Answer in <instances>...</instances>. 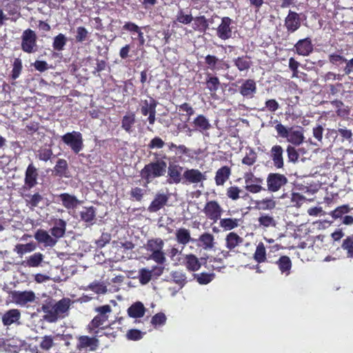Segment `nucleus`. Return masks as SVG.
Returning <instances> with one entry per match:
<instances>
[{
    "mask_svg": "<svg viewBox=\"0 0 353 353\" xmlns=\"http://www.w3.org/2000/svg\"><path fill=\"white\" fill-rule=\"evenodd\" d=\"M219 225L224 230L228 231L233 230L240 225L243 222L241 219H232V218H220Z\"/></svg>",
    "mask_w": 353,
    "mask_h": 353,
    "instance_id": "nucleus-32",
    "label": "nucleus"
},
{
    "mask_svg": "<svg viewBox=\"0 0 353 353\" xmlns=\"http://www.w3.org/2000/svg\"><path fill=\"white\" fill-rule=\"evenodd\" d=\"M207 179L206 172H201L198 169H186L183 173V183H202Z\"/></svg>",
    "mask_w": 353,
    "mask_h": 353,
    "instance_id": "nucleus-9",
    "label": "nucleus"
},
{
    "mask_svg": "<svg viewBox=\"0 0 353 353\" xmlns=\"http://www.w3.org/2000/svg\"><path fill=\"white\" fill-rule=\"evenodd\" d=\"M231 174V170L228 166H223L219 168L215 175V183L217 185H223L229 179Z\"/></svg>",
    "mask_w": 353,
    "mask_h": 353,
    "instance_id": "nucleus-31",
    "label": "nucleus"
},
{
    "mask_svg": "<svg viewBox=\"0 0 353 353\" xmlns=\"http://www.w3.org/2000/svg\"><path fill=\"white\" fill-rule=\"evenodd\" d=\"M135 123V114L132 112L125 115L121 121V128L128 133L132 132V126Z\"/></svg>",
    "mask_w": 353,
    "mask_h": 353,
    "instance_id": "nucleus-39",
    "label": "nucleus"
},
{
    "mask_svg": "<svg viewBox=\"0 0 353 353\" xmlns=\"http://www.w3.org/2000/svg\"><path fill=\"white\" fill-rule=\"evenodd\" d=\"M157 102L154 99H151L150 101L148 100L142 101L141 112L143 115L146 116L152 111L156 110Z\"/></svg>",
    "mask_w": 353,
    "mask_h": 353,
    "instance_id": "nucleus-46",
    "label": "nucleus"
},
{
    "mask_svg": "<svg viewBox=\"0 0 353 353\" xmlns=\"http://www.w3.org/2000/svg\"><path fill=\"white\" fill-rule=\"evenodd\" d=\"M288 180L284 174L270 173L266 179L268 190L275 192L281 190L288 183Z\"/></svg>",
    "mask_w": 353,
    "mask_h": 353,
    "instance_id": "nucleus-6",
    "label": "nucleus"
},
{
    "mask_svg": "<svg viewBox=\"0 0 353 353\" xmlns=\"http://www.w3.org/2000/svg\"><path fill=\"white\" fill-rule=\"evenodd\" d=\"M80 216L87 226L92 225L96 219V209L93 206L83 207L80 212Z\"/></svg>",
    "mask_w": 353,
    "mask_h": 353,
    "instance_id": "nucleus-24",
    "label": "nucleus"
},
{
    "mask_svg": "<svg viewBox=\"0 0 353 353\" xmlns=\"http://www.w3.org/2000/svg\"><path fill=\"white\" fill-rule=\"evenodd\" d=\"M231 23L232 19L230 17H225L221 19V23L216 28V34L220 39L226 40L232 37Z\"/></svg>",
    "mask_w": 353,
    "mask_h": 353,
    "instance_id": "nucleus-14",
    "label": "nucleus"
},
{
    "mask_svg": "<svg viewBox=\"0 0 353 353\" xmlns=\"http://www.w3.org/2000/svg\"><path fill=\"white\" fill-rule=\"evenodd\" d=\"M283 153V150L281 145H275L271 148L270 157L274 165L278 169L282 168L284 165Z\"/></svg>",
    "mask_w": 353,
    "mask_h": 353,
    "instance_id": "nucleus-22",
    "label": "nucleus"
},
{
    "mask_svg": "<svg viewBox=\"0 0 353 353\" xmlns=\"http://www.w3.org/2000/svg\"><path fill=\"white\" fill-rule=\"evenodd\" d=\"M243 179L245 181L244 188L248 192L252 194H257L264 190L261 185L263 179L256 177L252 172L244 173Z\"/></svg>",
    "mask_w": 353,
    "mask_h": 353,
    "instance_id": "nucleus-5",
    "label": "nucleus"
},
{
    "mask_svg": "<svg viewBox=\"0 0 353 353\" xmlns=\"http://www.w3.org/2000/svg\"><path fill=\"white\" fill-rule=\"evenodd\" d=\"M39 174L37 169L30 163L28 165L25 174L24 187L28 190L32 188L37 184V178Z\"/></svg>",
    "mask_w": 353,
    "mask_h": 353,
    "instance_id": "nucleus-13",
    "label": "nucleus"
},
{
    "mask_svg": "<svg viewBox=\"0 0 353 353\" xmlns=\"http://www.w3.org/2000/svg\"><path fill=\"white\" fill-rule=\"evenodd\" d=\"M168 199V196L165 194H157L148 208V211L150 212H157L167 203Z\"/></svg>",
    "mask_w": 353,
    "mask_h": 353,
    "instance_id": "nucleus-21",
    "label": "nucleus"
},
{
    "mask_svg": "<svg viewBox=\"0 0 353 353\" xmlns=\"http://www.w3.org/2000/svg\"><path fill=\"white\" fill-rule=\"evenodd\" d=\"M56 303L57 311H58L60 318L65 317L69 310L71 300L68 298H63Z\"/></svg>",
    "mask_w": 353,
    "mask_h": 353,
    "instance_id": "nucleus-35",
    "label": "nucleus"
},
{
    "mask_svg": "<svg viewBox=\"0 0 353 353\" xmlns=\"http://www.w3.org/2000/svg\"><path fill=\"white\" fill-rule=\"evenodd\" d=\"M242 192V190L238 186H230L227 189L226 195L228 198L233 201H236L239 199L240 197L245 198L248 196V193H245V194L242 196H240V194Z\"/></svg>",
    "mask_w": 353,
    "mask_h": 353,
    "instance_id": "nucleus-47",
    "label": "nucleus"
},
{
    "mask_svg": "<svg viewBox=\"0 0 353 353\" xmlns=\"http://www.w3.org/2000/svg\"><path fill=\"white\" fill-rule=\"evenodd\" d=\"M53 154L52 150L50 148H41L38 150V158L41 161H48L50 159Z\"/></svg>",
    "mask_w": 353,
    "mask_h": 353,
    "instance_id": "nucleus-62",
    "label": "nucleus"
},
{
    "mask_svg": "<svg viewBox=\"0 0 353 353\" xmlns=\"http://www.w3.org/2000/svg\"><path fill=\"white\" fill-rule=\"evenodd\" d=\"M44 256L40 252H36L27 258L23 264L30 268H36L41 265L43 261Z\"/></svg>",
    "mask_w": 353,
    "mask_h": 353,
    "instance_id": "nucleus-34",
    "label": "nucleus"
},
{
    "mask_svg": "<svg viewBox=\"0 0 353 353\" xmlns=\"http://www.w3.org/2000/svg\"><path fill=\"white\" fill-rule=\"evenodd\" d=\"M12 301L20 307H28L35 302L37 296L32 290H14L10 292Z\"/></svg>",
    "mask_w": 353,
    "mask_h": 353,
    "instance_id": "nucleus-4",
    "label": "nucleus"
},
{
    "mask_svg": "<svg viewBox=\"0 0 353 353\" xmlns=\"http://www.w3.org/2000/svg\"><path fill=\"white\" fill-rule=\"evenodd\" d=\"M163 247L164 241L161 238L150 239L145 245V249L151 252L149 259L158 264H163L166 261Z\"/></svg>",
    "mask_w": 353,
    "mask_h": 353,
    "instance_id": "nucleus-2",
    "label": "nucleus"
},
{
    "mask_svg": "<svg viewBox=\"0 0 353 353\" xmlns=\"http://www.w3.org/2000/svg\"><path fill=\"white\" fill-rule=\"evenodd\" d=\"M167 164L163 161L150 163L141 170L140 176L145 181V186L155 178L163 176L166 172Z\"/></svg>",
    "mask_w": 353,
    "mask_h": 353,
    "instance_id": "nucleus-1",
    "label": "nucleus"
},
{
    "mask_svg": "<svg viewBox=\"0 0 353 353\" xmlns=\"http://www.w3.org/2000/svg\"><path fill=\"white\" fill-rule=\"evenodd\" d=\"M25 196L26 205L31 210H33L36 207H39V204L44 200L43 197L39 192L33 194H26Z\"/></svg>",
    "mask_w": 353,
    "mask_h": 353,
    "instance_id": "nucleus-33",
    "label": "nucleus"
},
{
    "mask_svg": "<svg viewBox=\"0 0 353 353\" xmlns=\"http://www.w3.org/2000/svg\"><path fill=\"white\" fill-rule=\"evenodd\" d=\"M256 92V85L253 79L245 80L239 88L241 94L248 99H252Z\"/></svg>",
    "mask_w": 353,
    "mask_h": 353,
    "instance_id": "nucleus-18",
    "label": "nucleus"
},
{
    "mask_svg": "<svg viewBox=\"0 0 353 353\" xmlns=\"http://www.w3.org/2000/svg\"><path fill=\"white\" fill-rule=\"evenodd\" d=\"M153 270L147 268H141L139 271V280L142 285H145L150 282L152 279Z\"/></svg>",
    "mask_w": 353,
    "mask_h": 353,
    "instance_id": "nucleus-52",
    "label": "nucleus"
},
{
    "mask_svg": "<svg viewBox=\"0 0 353 353\" xmlns=\"http://www.w3.org/2000/svg\"><path fill=\"white\" fill-rule=\"evenodd\" d=\"M223 211V208L216 201H208L203 208L206 217L214 223L220 219Z\"/></svg>",
    "mask_w": 353,
    "mask_h": 353,
    "instance_id": "nucleus-11",
    "label": "nucleus"
},
{
    "mask_svg": "<svg viewBox=\"0 0 353 353\" xmlns=\"http://www.w3.org/2000/svg\"><path fill=\"white\" fill-rule=\"evenodd\" d=\"M66 230V222L61 219H56L54 226L50 229L52 237L57 240L63 237Z\"/></svg>",
    "mask_w": 353,
    "mask_h": 353,
    "instance_id": "nucleus-26",
    "label": "nucleus"
},
{
    "mask_svg": "<svg viewBox=\"0 0 353 353\" xmlns=\"http://www.w3.org/2000/svg\"><path fill=\"white\" fill-rule=\"evenodd\" d=\"M22 70V61L19 58H17L14 60L12 70V78L17 79Z\"/></svg>",
    "mask_w": 353,
    "mask_h": 353,
    "instance_id": "nucleus-56",
    "label": "nucleus"
},
{
    "mask_svg": "<svg viewBox=\"0 0 353 353\" xmlns=\"http://www.w3.org/2000/svg\"><path fill=\"white\" fill-rule=\"evenodd\" d=\"M254 259L258 263H263L266 260L265 248L263 243H260L257 245L254 254Z\"/></svg>",
    "mask_w": 353,
    "mask_h": 353,
    "instance_id": "nucleus-53",
    "label": "nucleus"
},
{
    "mask_svg": "<svg viewBox=\"0 0 353 353\" xmlns=\"http://www.w3.org/2000/svg\"><path fill=\"white\" fill-rule=\"evenodd\" d=\"M276 264L282 274H284L286 276L290 274L292 268V261L288 256H281L276 261Z\"/></svg>",
    "mask_w": 353,
    "mask_h": 353,
    "instance_id": "nucleus-36",
    "label": "nucleus"
},
{
    "mask_svg": "<svg viewBox=\"0 0 353 353\" xmlns=\"http://www.w3.org/2000/svg\"><path fill=\"white\" fill-rule=\"evenodd\" d=\"M54 345V339L52 336H44L41 338L40 347L43 350H49Z\"/></svg>",
    "mask_w": 353,
    "mask_h": 353,
    "instance_id": "nucleus-59",
    "label": "nucleus"
},
{
    "mask_svg": "<svg viewBox=\"0 0 353 353\" xmlns=\"http://www.w3.org/2000/svg\"><path fill=\"white\" fill-rule=\"evenodd\" d=\"M37 35L31 29L23 31L21 36V49L27 53H32L36 51Z\"/></svg>",
    "mask_w": 353,
    "mask_h": 353,
    "instance_id": "nucleus-7",
    "label": "nucleus"
},
{
    "mask_svg": "<svg viewBox=\"0 0 353 353\" xmlns=\"http://www.w3.org/2000/svg\"><path fill=\"white\" fill-rule=\"evenodd\" d=\"M185 259V266L188 270L195 272L201 268V263L195 255L192 254H187Z\"/></svg>",
    "mask_w": 353,
    "mask_h": 353,
    "instance_id": "nucleus-37",
    "label": "nucleus"
},
{
    "mask_svg": "<svg viewBox=\"0 0 353 353\" xmlns=\"http://www.w3.org/2000/svg\"><path fill=\"white\" fill-rule=\"evenodd\" d=\"M172 278L174 283L183 287L186 283L185 274L179 271H175L172 273Z\"/></svg>",
    "mask_w": 353,
    "mask_h": 353,
    "instance_id": "nucleus-61",
    "label": "nucleus"
},
{
    "mask_svg": "<svg viewBox=\"0 0 353 353\" xmlns=\"http://www.w3.org/2000/svg\"><path fill=\"white\" fill-rule=\"evenodd\" d=\"M243 242V239L235 232H230L225 236V247L232 250Z\"/></svg>",
    "mask_w": 353,
    "mask_h": 353,
    "instance_id": "nucleus-30",
    "label": "nucleus"
},
{
    "mask_svg": "<svg viewBox=\"0 0 353 353\" xmlns=\"http://www.w3.org/2000/svg\"><path fill=\"white\" fill-rule=\"evenodd\" d=\"M199 241L202 243L203 248L205 250H212L214 245V236L210 233L205 232L201 234Z\"/></svg>",
    "mask_w": 353,
    "mask_h": 353,
    "instance_id": "nucleus-41",
    "label": "nucleus"
},
{
    "mask_svg": "<svg viewBox=\"0 0 353 353\" xmlns=\"http://www.w3.org/2000/svg\"><path fill=\"white\" fill-rule=\"evenodd\" d=\"M175 239L179 244L184 247L190 242H194L191 237L190 231L185 228H180L175 231Z\"/></svg>",
    "mask_w": 353,
    "mask_h": 353,
    "instance_id": "nucleus-25",
    "label": "nucleus"
},
{
    "mask_svg": "<svg viewBox=\"0 0 353 353\" xmlns=\"http://www.w3.org/2000/svg\"><path fill=\"white\" fill-rule=\"evenodd\" d=\"M36 249V245L34 243L26 244H17L14 248V252L17 254L22 256L26 253L31 252Z\"/></svg>",
    "mask_w": 353,
    "mask_h": 353,
    "instance_id": "nucleus-45",
    "label": "nucleus"
},
{
    "mask_svg": "<svg viewBox=\"0 0 353 353\" xmlns=\"http://www.w3.org/2000/svg\"><path fill=\"white\" fill-rule=\"evenodd\" d=\"M214 274H209L202 272L200 274H194V278L196 279L197 282L201 285H206L212 281L214 279Z\"/></svg>",
    "mask_w": 353,
    "mask_h": 353,
    "instance_id": "nucleus-55",
    "label": "nucleus"
},
{
    "mask_svg": "<svg viewBox=\"0 0 353 353\" xmlns=\"http://www.w3.org/2000/svg\"><path fill=\"white\" fill-rule=\"evenodd\" d=\"M55 176L59 177H69L68 165L66 160L59 159L52 170Z\"/></svg>",
    "mask_w": 353,
    "mask_h": 353,
    "instance_id": "nucleus-28",
    "label": "nucleus"
},
{
    "mask_svg": "<svg viewBox=\"0 0 353 353\" xmlns=\"http://www.w3.org/2000/svg\"><path fill=\"white\" fill-rule=\"evenodd\" d=\"M341 248L346 250L347 257L353 258V238L348 236L343 240Z\"/></svg>",
    "mask_w": 353,
    "mask_h": 353,
    "instance_id": "nucleus-54",
    "label": "nucleus"
},
{
    "mask_svg": "<svg viewBox=\"0 0 353 353\" xmlns=\"http://www.w3.org/2000/svg\"><path fill=\"white\" fill-rule=\"evenodd\" d=\"M299 55L308 56L313 50V45L310 38L300 39L294 46Z\"/></svg>",
    "mask_w": 353,
    "mask_h": 353,
    "instance_id": "nucleus-20",
    "label": "nucleus"
},
{
    "mask_svg": "<svg viewBox=\"0 0 353 353\" xmlns=\"http://www.w3.org/2000/svg\"><path fill=\"white\" fill-rule=\"evenodd\" d=\"M61 140L75 154H78L83 148V136L79 132H68L61 137Z\"/></svg>",
    "mask_w": 353,
    "mask_h": 353,
    "instance_id": "nucleus-3",
    "label": "nucleus"
},
{
    "mask_svg": "<svg viewBox=\"0 0 353 353\" xmlns=\"http://www.w3.org/2000/svg\"><path fill=\"white\" fill-rule=\"evenodd\" d=\"M62 205L68 210L74 209L81 203L75 196L68 193H62L59 196Z\"/></svg>",
    "mask_w": 353,
    "mask_h": 353,
    "instance_id": "nucleus-23",
    "label": "nucleus"
},
{
    "mask_svg": "<svg viewBox=\"0 0 353 353\" xmlns=\"http://www.w3.org/2000/svg\"><path fill=\"white\" fill-rule=\"evenodd\" d=\"M183 167L177 164H170L168 174L169 176L168 183L178 184L181 182L183 175Z\"/></svg>",
    "mask_w": 353,
    "mask_h": 353,
    "instance_id": "nucleus-19",
    "label": "nucleus"
},
{
    "mask_svg": "<svg viewBox=\"0 0 353 353\" xmlns=\"http://www.w3.org/2000/svg\"><path fill=\"white\" fill-rule=\"evenodd\" d=\"M256 153L252 149H250L243 159L242 163L247 165H252L256 162Z\"/></svg>",
    "mask_w": 353,
    "mask_h": 353,
    "instance_id": "nucleus-57",
    "label": "nucleus"
},
{
    "mask_svg": "<svg viewBox=\"0 0 353 353\" xmlns=\"http://www.w3.org/2000/svg\"><path fill=\"white\" fill-rule=\"evenodd\" d=\"M20 318V311L18 309H11L3 314L1 320L4 325L8 326L17 323Z\"/></svg>",
    "mask_w": 353,
    "mask_h": 353,
    "instance_id": "nucleus-27",
    "label": "nucleus"
},
{
    "mask_svg": "<svg viewBox=\"0 0 353 353\" xmlns=\"http://www.w3.org/2000/svg\"><path fill=\"white\" fill-rule=\"evenodd\" d=\"M220 81L218 77L211 76L210 74H208L206 79V86L212 95L216 93L220 86Z\"/></svg>",
    "mask_w": 353,
    "mask_h": 353,
    "instance_id": "nucleus-44",
    "label": "nucleus"
},
{
    "mask_svg": "<svg viewBox=\"0 0 353 353\" xmlns=\"http://www.w3.org/2000/svg\"><path fill=\"white\" fill-rule=\"evenodd\" d=\"M259 209L263 210H271L276 207V201L272 199H263L256 201Z\"/></svg>",
    "mask_w": 353,
    "mask_h": 353,
    "instance_id": "nucleus-49",
    "label": "nucleus"
},
{
    "mask_svg": "<svg viewBox=\"0 0 353 353\" xmlns=\"http://www.w3.org/2000/svg\"><path fill=\"white\" fill-rule=\"evenodd\" d=\"M168 254L174 265H178L180 263L181 258L179 256L181 254V251H179L176 248L172 247L168 251Z\"/></svg>",
    "mask_w": 353,
    "mask_h": 353,
    "instance_id": "nucleus-60",
    "label": "nucleus"
},
{
    "mask_svg": "<svg viewBox=\"0 0 353 353\" xmlns=\"http://www.w3.org/2000/svg\"><path fill=\"white\" fill-rule=\"evenodd\" d=\"M108 319V316L97 315L88 325L90 332H92V330L95 328L103 325Z\"/></svg>",
    "mask_w": 353,
    "mask_h": 353,
    "instance_id": "nucleus-51",
    "label": "nucleus"
},
{
    "mask_svg": "<svg viewBox=\"0 0 353 353\" xmlns=\"http://www.w3.org/2000/svg\"><path fill=\"white\" fill-rule=\"evenodd\" d=\"M234 65L241 72L247 71L251 66V61L246 57H241L234 60Z\"/></svg>",
    "mask_w": 353,
    "mask_h": 353,
    "instance_id": "nucleus-48",
    "label": "nucleus"
},
{
    "mask_svg": "<svg viewBox=\"0 0 353 353\" xmlns=\"http://www.w3.org/2000/svg\"><path fill=\"white\" fill-rule=\"evenodd\" d=\"M77 350L79 351L85 350L86 352L95 351L99 345L98 339L95 336H88L85 335H81L77 336Z\"/></svg>",
    "mask_w": 353,
    "mask_h": 353,
    "instance_id": "nucleus-8",
    "label": "nucleus"
},
{
    "mask_svg": "<svg viewBox=\"0 0 353 353\" xmlns=\"http://www.w3.org/2000/svg\"><path fill=\"white\" fill-rule=\"evenodd\" d=\"M193 123L196 129L199 131H206L211 128V124L208 119L203 114L197 116L193 121Z\"/></svg>",
    "mask_w": 353,
    "mask_h": 353,
    "instance_id": "nucleus-38",
    "label": "nucleus"
},
{
    "mask_svg": "<svg viewBox=\"0 0 353 353\" xmlns=\"http://www.w3.org/2000/svg\"><path fill=\"white\" fill-rule=\"evenodd\" d=\"M41 310L45 313L43 319L49 323H54L60 319L58 311H57L55 301L50 299L41 306Z\"/></svg>",
    "mask_w": 353,
    "mask_h": 353,
    "instance_id": "nucleus-10",
    "label": "nucleus"
},
{
    "mask_svg": "<svg viewBox=\"0 0 353 353\" xmlns=\"http://www.w3.org/2000/svg\"><path fill=\"white\" fill-rule=\"evenodd\" d=\"M350 208L348 205H342L334 210L331 211L329 214L333 218V219L336 220L341 219V220L350 211Z\"/></svg>",
    "mask_w": 353,
    "mask_h": 353,
    "instance_id": "nucleus-42",
    "label": "nucleus"
},
{
    "mask_svg": "<svg viewBox=\"0 0 353 353\" xmlns=\"http://www.w3.org/2000/svg\"><path fill=\"white\" fill-rule=\"evenodd\" d=\"M176 20L183 24H189L193 20L191 14H185L182 9H180L176 15Z\"/></svg>",
    "mask_w": 353,
    "mask_h": 353,
    "instance_id": "nucleus-58",
    "label": "nucleus"
},
{
    "mask_svg": "<svg viewBox=\"0 0 353 353\" xmlns=\"http://www.w3.org/2000/svg\"><path fill=\"white\" fill-rule=\"evenodd\" d=\"M208 68L212 71H218L230 68L229 64L223 59H219L214 55L208 54L205 58Z\"/></svg>",
    "mask_w": 353,
    "mask_h": 353,
    "instance_id": "nucleus-16",
    "label": "nucleus"
},
{
    "mask_svg": "<svg viewBox=\"0 0 353 353\" xmlns=\"http://www.w3.org/2000/svg\"><path fill=\"white\" fill-rule=\"evenodd\" d=\"M286 151L288 153L289 161L292 162V163L297 162V161L299 158V154L297 150L295 149V148L292 145H288L287 147Z\"/></svg>",
    "mask_w": 353,
    "mask_h": 353,
    "instance_id": "nucleus-63",
    "label": "nucleus"
},
{
    "mask_svg": "<svg viewBox=\"0 0 353 353\" xmlns=\"http://www.w3.org/2000/svg\"><path fill=\"white\" fill-rule=\"evenodd\" d=\"M88 34V31L85 28L82 26L78 27L77 28L76 41L79 43L84 41L87 39Z\"/></svg>",
    "mask_w": 353,
    "mask_h": 353,
    "instance_id": "nucleus-64",
    "label": "nucleus"
},
{
    "mask_svg": "<svg viewBox=\"0 0 353 353\" xmlns=\"http://www.w3.org/2000/svg\"><path fill=\"white\" fill-rule=\"evenodd\" d=\"M192 21H194L192 28L195 30L203 32L208 28V21L204 16L193 18Z\"/></svg>",
    "mask_w": 353,
    "mask_h": 353,
    "instance_id": "nucleus-43",
    "label": "nucleus"
},
{
    "mask_svg": "<svg viewBox=\"0 0 353 353\" xmlns=\"http://www.w3.org/2000/svg\"><path fill=\"white\" fill-rule=\"evenodd\" d=\"M284 26L289 32H294L301 26V19L299 14L296 12L290 10L285 19Z\"/></svg>",
    "mask_w": 353,
    "mask_h": 353,
    "instance_id": "nucleus-12",
    "label": "nucleus"
},
{
    "mask_svg": "<svg viewBox=\"0 0 353 353\" xmlns=\"http://www.w3.org/2000/svg\"><path fill=\"white\" fill-rule=\"evenodd\" d=\"M67 38L62 34L59 33L57 36L54 38L52 47L54 50L57 51H61L63 50L64 46L66 45Z\"/></svg>",
    "mask_w": 353,
    "mask_h": 353,
    "instance_id": "nucleus-50",
    "label": "nucleus"
},
{
    "mask_svg": "<svg viewBox=\"0 0 353 353\" xmlns=\"http://www.w3.org/2000/svg\"><path fill=\"white\" fill-rule=\"evenodd\" d=\"M258 222L259 226L265 228L270 227L275 228L277 225V222L274 219V218L272 216L268 214H262L258 218Z\"/></svg>",
    "mask_w": 353,
    "mask_h": 353,
    "instance_id": "nucleus-40",
    "label": "nucleus"
},
{
    "mask_svg": "<svg viewBox=\"0 0 353 353\" xmlns=\"http://www.w3.org/2000/svg\"><path fill=\"white\" fill-rule=\"evenodd\" d=\"M34 239L40 243H43L46 247H53L57 240L50 236L48 232L44 230L39 229L34 234Z\"/></svg>",
    "mask_w": 353,
    "mask_h": 353,
    "instance_id": "nucleus-17",
    "label": "nucleus"
},
{
    "mask_svg": "<svg viewBox=\"0 0 353 353\" xmlns=\"http://www.w3.org/2000/svg\"><path fill=\"white\" fill-rule=\"evenodd\" d=\"M304 130L301 126L290 128L287 141L294 145H300L304 141Z\"/></svg>",
    "mask_w": 353,
    "mask_h": 353,
    "instance_id": "nucleus-15",
    "label": "nucleus"
},
{
    "mask_svg": "<svg viewBox=\"0 0 353 353\" xmlns=\"http://www.w3.org/2000/svg\"><path fill=\"white\" fill-rule=\"evenodd\" d=\"M127 312L130 317L134 319L141 318L145 313V307L141 302L137 301L129 307Z\"/></svg>",
    "mask_w": 353,
    "mask_h": 353,
    "instance_id": "nucleus-29",
    "label": "nucleus"
}]
</instances>
